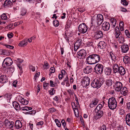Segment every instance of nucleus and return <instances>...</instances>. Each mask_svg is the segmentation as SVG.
<instances>
[{"instance_id":"nucleus-58","label":"nucleus","mask_w":130,"mask_h":130,"mask_svg":"<svg viewBox=\"0 0 130 130\" xmlns=\"http://www.w3.org/2000/svg\"><path fill=\"white\" fill-rule=\"evenodd\" d=\"M71 26V24H70V23H68V22H67V23L66 25L65 26V27L67 28H68L70 27Z\"/></svg>"},{"instance_id":"nucleus-33","label":"nucleus","mask_w":130,"mask_h":130,"mask_svg":"<svg viewBox=\"0 0 130 130\" xmlns=\"http://www.w3.org/2000/svg\"><path fill=\"white\" fill-rule=\"evenodd\" d=\"M104 102H103V105H102V104H99L95 109V111H96V110H97V111L101 110H100L101 109L102 107L103 106V104H104Z\"/></svg>"},{"instance_id":"nucleus-38","label":"nucleus","mask_w":130,"mask_h":130,"mask_svg":"<svg viewBox=\"0 0 130 130\" xmlns=\"http://www.w3.org/2000/svg\"><path fill=\"white\" fill-rule=\"evenodd\" d=\"M119 26L120 30L121 31H123L124 30L123 27V22L122 21H121L119 23Z\"/></svg>"},{"instance_id":"nucleus-32","label":"nucleus","mask_w":130,"mask_h":130,"mask_svg":"<svg viewBox=\"0 0 130 130\" xmlns=\"http://www.w3.org/2000/svg\"><path fill=\"white\" fill-rule=\"evenodd\" d=\"M4 5L5 6L8 5L9 6H11L12 5V2L10 0H6L4 2Z\"/></svg>"},{"instance_id":"nucleus-11","label":"nucleus","mask_w":130,"mask_h":130,"mask_svg":"<svg viewBox=\"0 0 130 130\" xmlns=\"http://www.w3.org/2000/svg\"><path fill=\"white\" fill-rule=\"evenodd\" d=\"M83 42L82 40L81 39H79L77 40L74 44V50L76 51L79 48L81 44Z\"/></svg>"},{"instance_id":"nucleus-7","label":"nucleus","mask_w":130,"mask_h":130,"mask_svg":"<svg viewBox=\"0 0 130 130\" xmlns=\"http://www.w3.org/2000/svg\"><path fill=\"white\" fill-rule=\"evenodd\" d=\"M94 72L98 74H101L103 72V66L100 64H97L94 68Z\"/></svg>"},{"instance_id":"nucleus-21","label":"nucleus","mask_w":130,"mask_h":130,"mask_svg":"<svg viewBox=\"0 0 130 130\" xmlns=\"http://www.w3.org/2000/svg\"><path fill=\"white\" fill-rule=\"evenodd\" d=\"M27 44V40L26 39H25L20 41L18 45L19 46L22 47L26 46Z\"/></svg>"},{"instance_id":"nucleus-10","label":"nucleus","mask_w":130,"mask_h":130,"mask_svg":"<svg viewBox=\"0 0 130 130\" xmlns=\"http://www.w3.org/2000/svg\"><path fill=\"white\" fill-rule=\"evenodd\" d=\"M90 81V80L89 78L87 77H85L83 79L81 83L83 86H87L89 85Z\"/></svg>"},{"instance_id":"nucleus-13","label":"nucleus","mask_w":130,"mask_h":130,"mask_svg":"<svg viewBox=\"0 0 130 130\" xmlns=\"http://www.w3.org/2000/svg\"><path fill=\"white\" fill-rule=\"evenodd\" d=\"M96 20L98 24L101 25L103 21V15L101 14H98L96 18Z\"/></svg>"},{"instance_id":"nucleus-4","label":"nucleus","mask_w":130,"mask_h":130,"mask_svg":"<svg viewBox=\"0 0 130 130\" xmlns=\"http://www.w3.org/2000/svg\"><path fill=\"white\" fill-rule=\"evenodd\" d=\"M13 107L17 110H20L21 109L24 111H27L31 110L32 108L31 107H27L25 105L24 107H22L21 108L20 107L19 103L17 102H15L13 103Z\"/></svg>"},{"instance_id":"nucleus-43","label":"nucleus","mask_w":130,"mask_h":130,"mask_svg":"<svg viewBox=\"0 0 130 130\" xmlns=\"http://www.w3.org/2000/svg\"><path fill=\"white\" fill-rule=\"evenodd\" d=\"M1 17L2 19L4 20L7 19V17L5 14L3 13L1 16Z\"/></svg>"},{"instance_id":"nucleus-18","label":"nucleus","mask_w":130,"mask_h":130,"mask_svg":"<svg viewBox=\"0 0 130 130\" xmlns=\"http://www.w3.org/2000/svg\"><path fill=\"white\" fill-rule=\"evenodd\" d=\"M120 91V93L122 95L125 96L127 93V89L125 87H123Z\"/></svg>"},{"instance_id":"nucleus-54","label":"nucleus","mask_w":130,"mask_h":130,"mask_svg":"<svg viewBox=\"0 0 130 130\" xmlns=\"http://www.w3.org/2000/svg\"><path fill=\"white\" fill-rule=\"evenodd\" d=\"M4 51L3 52V55H7L9 54V52L8 51L4 50Z\"/></svg>"},{"instance_id":"nucleus-35","label":"nucleus","mask_w":130,"mask_h":130,"mask_svg":"<svg viewBox=\"0 0 130 130\" xmlns=\"http://www.w3.org/2000/svg\"><path fill=\"white\" fill-rule=\"evenodd\" d=\"M118 41L120 43H122L125 41L124 38L123 36L119 37L118 38Z\"/></svg>"},{"instance_id":"nucleus-55","label":"nucleus","mask_w":130,"mask_h":130,"mask_svg":"<svg viewBox=\"0 0 130 130\" xmlns=\"http://www.w3.org/2000/svg\"><path fill=\"white\" fill-rule=\"evenodd\" d=\"M68 36V34L67 33H65V35L64 36V38L67 40H68V41L69 40V35Z\"/></svg>"},{"instance_id":"nucleus-47","label":"nucleus","mask_w":130,"mask_h":130,"mask_svg":"<svg viewBox=\"0 0 130 130\" xmlns=\"http://www.w3.org/2000/svg\"><path fill=\"white\" fill-rule=\"evenodd\" d=\"M55 69L54 67H51V68L50 71V75L51 73H54L55 72Z\"/></svg>"},{"instance_id":"nucleus-42","label":"nucleus","mask_w":130,"mask_h":130,"mask_svg":"<svg viewBox=\"0 0 130 130\" xmlns=\"http://www.w3.org/2000/svg\"><path fill=\"white\" fill-rule=\"evenodd\" d=\"M94 42L93 41L88 42L87 43V45L88 46H93Z\"/></svg>"},{"instance_id":"nucleus-46","label":"nucleus","mask_w":130,"mask_h":130,"mask_svg":"<svg viewBox=\"0 0 130 130\" xmlns=\"http://www.w3.org/2000/svg\"><path fill=\"white\" fill-rule=\"evenodd\" d=\"M121 3L124 5L127 6L128 4V3L126 2L125 0H121Z\"/></svg>"},{"instance_id":"nucleus-44","label":"nucleus","mask_w":130,"mask_h":130,"mask_svg":"<svg viewBox=\"0 0 130 130\" xmlns=\"http://www.w3.org/2000/svg\"><path fill=\"white\" fill-rule=\"evenodd\" d=\"M59 96H55L53 98V99L57 103H58L59 102Z\"/></svg>"},{"instance_id":"nucleus-62","label":"nucleus","mask_w":130,"mask_h":130,"mask_svg":"<svg viewBox=\"0 0 130 130\" xmlns=\"http://www.w3.org/2000/svg\"><path fill=\"white\" fill-rule=\"evenodd\" d=\"M43 123V122L42 121H40L38 122L37 125H42Z\"/></svg>"},{"instance_id":"nucleus-6","label":"nucleus","mask_w":130,"mask_h":130,"mask_svg":"<svg viewBox=\"0 0 130 130\" xmlns=\"http://www.w3.org/2000/svg\"><path fill=\"white\" fill-rule=\"evenodd\" d=\"M122 83L119 81L115 79L114 81L113 86L115 88V90L116 91L119 92L121 90L123 87Z\"/></svg>"},{"instance_id":"nucleus-14","label":"nucleus","mask_w":130,"mask_h":130,"mask_svg":"<svg viewBox=\"0 0 130 130\" xmlns=\"http://www.w3.org/2000/svg\"><path fill=\"white\" fill-rule=\"evenodd\" d=\"M103 32L101 31H98L95 32L94 36L96 39L102 38L103 36Z\"/></svg>"},{"instance_id":"nucleus-1","label":"nucleus","mask_w":130,"mask_h":130,"mask_svg":"<svg viewBox=\"0 0 130 130\" xmlns=\"http://www.w3.org/2000/svg\"><path fill=\"white\" fill-rule=\"evenodd\" d=\"M101 56L98 54H92L89 55L87 58V63L93 64L99 62L101 59Z\"/></svg>"},{"instance_id":"nucleus-41","label":"nucleus","mask_w":130,"mask_h":130,"mask_svg":"<svg viewBox=\"0 0 130 130\" xmlns=\"http://www.w3.org/2000/svg\"><path fill=\"white\" fill-rule=\"evenodd\" d=\"M125 35L127 38H130V34L128 30L127 29L126 30H125Z\"/></svg>"},{"instance_id":"nucleus-16","label":"nucleus","mask_w":130,"mask_h":130,"mask_svg":"<svg viewBox=\"0 0 130 130\" xmlns=\"http://www.w3.org/2000/svg\"><path fill=\"white\" fill-rule=\"evenodd\" d=\"M121 51L123 53H126L129 50L128 45L127 44H124L121 46Z\"/></svg>"},{"instance_id":"nucleus-39","label":"nucleus","mask_w":130,"mask_h":130,"mask_svg":"<svg viewBox=\"0 0 130 130\" xmlns=\"http://www.w3.org/2000/svg\"><path fill=\"white\" fill-rule=\"evenodd\" d=\"M53 23L55 27L58 26L59 25V23L57 20H55L53 21Z\"/></svg>"},{"instance_id":"nucleus-22","label":"nucleus","mask_w":130,"mask_h":130,"mask_svg":"<svg viewBox=\"0 0 130 130\" xmlns=\"http://www.w3.org/2000/svg\"><path fill=\"white\" fill-rule=\"evenodd\" d=\"M92 70V68L90 66H87L84 69V72L86 74H88L91 72Z\"/></svg>"},{"instance_id":"nucleus-63","label":"nucleus","mask_w":130,"mask_h":130,"mask_svg":"<svg viewBox=\"0 0 130 130\" xmlns=\"http://www.w3.org/2000/svg\"><path fill=\"white\" fill-rule=\"evenodd\" d=\"M117 130H123V128L121 126L117 127Z\"/></svg>"},{"instance_id":"nucleus-45","label":"nucleus","mask_w":130,"mask_h":130,"mask_svg":"<svg viewBox=\"0 0 130 130\" xmlns=\"http://www.w3.org/2000/svg\"><path fill=\"white\" fill-rule=\"evenodd\" d=\"M125 60V61H126L127 62H128L129 61V57L128 56H125L123 58V61Z\"/></svg>"},{"instance_id":"nucleus-30","label":"nucleus","mask_w":130,"mask_h":130,"mask_svg":"<svg viewBox=\"0 0 130 130\" xmlns=\"http://www.w3.org/2000/svg\"><path fill=\"white\" fill-rule=\"evenodd\" d=\"M110 21L111 22V24L112 27L114 28L115 26L116 23V20L115 19H111Z\"/></svg>"},{"instance_id":"nucleus-49","label":"nucleus","mask_w":130,"mask_h":130,"mask_svg":"<svg viewBox=\"0 0 130 130\" xmlns=\"http://www.w3.org/2000/svg\"><path fill=\"white\" fill-rule=\"evenodd\" d=\"M5 46H6L7 48H9L10 49H13L14 48L13 46L9 45L6 44Z\"/></svg>"},{"instance_id":"nucleus-20","label":"nucleus","mask_w":130,"mask_h":130,"mask_svg":"<svg viewBox=\"0 0 130 130\" xmlns=\"http://www.w3.org/2000/svg\"><path fill=\"white\" fill-rule=\"evenodd\" d=\"M118 70V72L121 75H124L126 71L125 69L122 66H120Z\"/></svg>"},{"instance_id":"nucleus-36","label":"nucleus","mask_w":130,"mask_h":130,"mask_svg":"<svg viewBox=\"0 0 130 130\" xmlns=\"http://www.w3.org/2000/svg\"><path fill=\"white\" fill-rule=\"evenodd\" d=\"M26 13V9L24 8L22 9L21 14L22 16L24 15Z\"/></svg>"},{"instance_id":"nucleus-9","label":"nucleus","mask_w":130,"mask_h":130,"mask_svg":"<svg viewBox=\"0 0 130 130\" xmlns=\"http://www.w3.org/2000/svg\"><path fill=\"white\" fill-rule=\"evenodd\" d=\"M77 57L80 59L84 58L86 55V53L85 50H81L77 52Z\"/></svg>"},{"instance_id":"nucleus-26","label":"nucleus","mask_w":130,"mask_h":130,"mask_svg":"<svg viewBox=\"0 0 130 130\" xmlns=\"http://www.w3.org/2000/svg\"><path fill=\"white\" fill-rule=\"evenodd\" d=\"M98 100L97 99H95L94 100L92 101L91 103L90 104L89 106L91 108H92L95 106L98 102Z\"/></svg>"},{"instance_id":"nucleus-40","label":"nucleus","mask_w":130,"mask_h":130,"mask_svg":"<svg viewBox=\"0 0 130 130\" xmlns=\"http://www.w3.org/2000/svg\"><path fill=\"white\" fill-rule=\"evenodd\" d=\"M55 121L56 123L57 126L59 127H60L61 126V124L60 121L57 119H56Z\"/></svg>"},{"instance_id":"nucleus-56","label":"nucleus","mask_w":130,"mask_h":130,"mask_svg":"<svg viewBox=\"0 0 130 130\" xmlns=\"http://www.w3.org/2000/svg\"><path fill=\"white\" fill-rule=\"evenodd\" d=\"M29 68L30 70H32V71H35V67L32 66H30Z\"/></svg>"},{"instance_id":"nucleus-29","label":"nucleus","mask_w":130,"mask_h":130,"mask_svg":"<svg viewBox=\"0 0 130 130\" xmlns=\"http://www.w3.org/2000/svg\"><path fill=\"white\" fill-rule=\"evenodd\" d=\"M104 114L102 110L97 111L96 115L98 118H100L102 117Z\"/></svg>"},{"instance_id":"nucleus-61","label":"nucleus","mask_w":130,"mask_h":130,"mask_svg":"<svg viewBox=\"0 0 130 130\" xmlns=\"http://www.w3.org/2000/svg\"><path fill=\"white\" fill-rule=\"evenodd\" d=\"M29 114L31 115H34L36 113V111L34 110H32L29 111Z\"/></svg>"},{"instance_id":"nucleus-31","label":"nucleus","mask_w":130,"mask_h":130,"mask_svg":"<svg viewBox=\"0 0 130 130\" xmlns=\"http://www.w3.org/2000/svg\"><path fill=\"white\" fill-rule=\"evenodd\" d=\"M110 55L112 60L115 62L117 60L116 56L112 52H110Z\"/></svg>"},{"instance_id":"nucleus-12","label":"nucleus","mask_w":130,"mask_h":130,"mask_svg":"<svg viewBox=\"0 0 130 130\" xmlns=\"http://www.w3.org/2000/svg\"><path fill=\"white\" fill-rule=\"evenodd\" d=\"M102 28L104 30L107 31L109 29L110 26L109 22H104L102 24Z\"/></svg>"},{"instance_id":"nucleus-64","label":"nucleus","mask_w":130,"mask_h":130,"mask_svg":"<svg viewBox=\"0 0 130 130\" xmlns=\"http://www.w3.org/2000/svg\"><path fill=\"white\" fill-rule=\"evenodd\" d=\"M127 107L128 109H130V102L127 103Z\"/></svg>"},{"instance_id":"nucleus-59","label":"nucleus","mask_w":130,"mask_h":130,"mask_svg":"<svg viewBox=\"0 0 130 130\" xmlns=\"http://www.w3.org/2000/svg\"><path fill=\"white\" fill-rule=\"evenodd\" d=\"M13 35L12 33H10V34H7V36L9 38H11Z\"/></svg>"},{"instance_id":"nucleus-37","label":"nucleus","mask_w":130,"mask_h":130,"mask_svg":"<svg viewBox=\"0 0 130 130\" xmlns=\"http://www.w3.org/2000/svg\"><path fill=\"white\" fill-rule=\"evenodd\" d=\"M55 90L53 88L51 89V90L48 91L49 94L52 95H54L55 93Z\"/></svg>"},{"instance_id":"nucleus-25","label":"nucleus","mask_w":130,"mask_h":130,"mask_svg":"<svg viewBox=\"0 0 130 130\" xmlns=\"http://www.w3.org/2000/svg\"><path fill=\"white\" fill-rule=\"evenodd\" d=\"M106 45L104 41H100L98 45V47L101 49H104L105 48Z\"/></svg>"},{"instance_id":"nucleus-5","label":"nucleus","mask_w":130,"mask_h":130,"mask_svg":"<svg viewBox=\"0 0 130 130\" xmlns=\"http://www.w3.org/2000/svg\"><path fill=\"white\" fill-rule=\"evenodd\" d=\"M88 30V26L85 23H82L80 24L78 28V31L82 34L86 32Z\"/></svg>"},{"instance_id":"nucleus-51","label":"nucleus","mask_w":130,"mask_h":130,"mask_svg":"<svg viewBox=\"0 0 130 130\" xmlns=\"http://www.w3.org/2000/svg\"><path fill=\"white\" fill-rule=\"evenodd\" d=\"M45 67V68L48 69L49 67V65L47 61L45 62L44 65Z\"/></svg>"},{"instance_id":"nucleus-57","label":"nucleus","mask_w":130,"mask_h":130,"mask_svg":"<svg viewBox=\"0 0 130 130\" xmlns=\"http://www.w3.org/2000/svg\"><path fill=\"white\" fill-rule=\"evenodd\" d=\"M62 125L64 127H65L66 125V123L64 120H62L61 121Z\"/></svg>"},{"instance_id":"nucleus-50","label":"nucleus","mask_w":130,"mask_h":130,"mask_svg":"<svg viewBox=\"0 0 130 130\" xmlns=\"http://www.w3.org/2000/svg\"><path fill=\"white\" fill-rule=\"evenodd\" d=\"M119 113L120 115H123L125 113L124 110L122 109H121L119 110Z\"/></svg>"},{"instance_id":"nucleus-28","label":"nucleus","mask_w":130,"mask_h":130,"mask_svg":"<svg viewBox=\"0 0 130 130\" xmlns=\"http://www.w3.org/2000/svg\"><path fill=\"white\" fill-rule=\"evenodd\" d=\"M126 124L130 126V114H127L126 117Z\"/></svg>"},{"instance_id":"nucleus-23","label":"nucleus","mask_w":130,"mask_h":130,"mask_svg":"<svg viewBox=\"0 0 130 130\" xmlns=\"http://www.w3.org/2000/svg\"><path fill=\"white\" fill-rule=\"evenodd\" d=\"M7 82V77L5 75H1L0 77V82L4 83Z\"/></svg>"},{"instance_id":"nucleus-53","label":"nucleus","mask_w":130,"mask_h":130,"mask_svg":"<svg viewBox=\"0 0 130 130\" xmlns=\"http://www.w3.org/2000/svg\"><path fill=\"white\" fill-rule=\"evenodd\" d=\"M50 83L51 87H54L55 86V84L53 82L52 80H51L50 81Z\"/></svg>"},{"instance_id":"nucleus-15","label":"nucleus","mask_w":130,"mask_h":130,"mask_svg":"<svg viewBox=\"0 0 130 130\" xmlns=\"http://www.w3.org/2000/svg\"><path fill=\"white\" fill-rule=\"evenodd\" d=\"M115 79H111L109 78L106 80L105 83L106 85L108 86H111L113 84H114V81L115 80Z\"/></svg>"},{"instance_id":"nucleus-2","label":"nucleus","mask_w":130,"mask_h":130,"mask_svg":"<svg viewBox=\"0 0 130 130\" xmlns=\"http://www.w3.org/2000/svg\"><path fill=\"white\" fill-rule=\"evenodd\" d=\"M99 78H95L92 82L91 86L94 88H99L103 84L104 81Z\"/></svg>"},{"instance_id":"nucleus-52","label":"nucleus","mask_w":130,"mask_h":130,"mask_svg":"<svg viewBox=\"0 0 130 130\" xmlns=\"http://www.w3.org/2000/svg\"><path fill=\"white\" fill-rule=\"evenodd\" d=\"M99 130H106V126L105 125H103L101 127Z\"/></svg>"},{"instance_id":"nucleus-27","label":"nucleus","mask_w":130,"mask_h":130,"mask_svg":"<svg viewBox=\"0 0 130 130\" xmlns=\"http://www.w3.org/2000/svg\"><path fill=\"white\" fill-rule=\"evenodd\" d=\"M5 122L7 123L6 125H7V124L9 125V127L10 129L12 128L14 126V122H10L8 120H6L5 121Z\"/></svg>"},{"instance_id":"nucleus-3","label":"nucleus","mask_w":130,"mask_h":130,"mask_svg":"<svg viewBox=\"0 0 130 130\" xmlns=\"http://www.w3.org/2000/svg\"><path fill=\"white\" fill-rule=\"evenodd\" d=\"M108 104L110 109H115L117 106V102L115 98L112 97L109 98L108 100Z\"/></svg>"},{"instance_id":"nucleus-19","label":"nucleus","mask_w":130,"mask_h":130,"mask_svg":"<svg viewBox=\"0 0 130 130\" xmlns=\"http://www.w3.org/2000/svg\"><path fill=\"white\" fill-rule=\"evenodd\" d=\"M22 126V124L21 122L19 120H16L14 125L15 128L19 129L21 128Z\"/></svg>"},{"instance_id":"nucleus-34","label":"nucleus","mask_w":130,"mask_h":130,"mask_svg":"<svg viewBox=\"0 0 130 130\" xmlns=\"http://www.w3.org/2000/svg\"><path fill=\"white\" fill-rule=\"evenodd\" d=\"M111 70L110 68H107L105 70V73L107 75H110L111 74Z\"/></svg>"},{"instance_id":"nucleus-48","label":"nucleus","mask_w":130,"mask_h":130,"mask_svg":"<svg viewBox=\"0 0 130 130\" xmlns=\"http://www.w3.org/2000/svg\"><path fill=\"white\" fill-rule=\"evenodd\" d=\"M56 110V109L54 108H52L48 109V111L50 113H52L55 111Z\"/></svg>"},{"instance_id":"nucleus-8","label":"nucleus","mask_w":130,"mask_h":130,"mask_svg":"<svg viewBox=\"0 0 130 130\" xmlns=\"http://www.w3.org/2000/svg\"><path fill=\"white\" fill-rule=\"evenodd\" d=\"M12 63L13 61L10 58L7 57L4 60L2 63V66L3 67L5 68L6 66H11Z\"/></svg>"},{"instance_id":"nucleus-24","label":"nucleus","mask_w":130,"mask_h":130,"mask_svg":"<svg viewBox=\"0 0 130 130\" xmlns=\"http://www.w3.org/2000/svg\"><path fill=\"white\" fill-rule=\"evenodd\" d=\"M119 68L118 64L115 63L113 64V66H112V68L113 72L115 73H116L118 72L119 71Z\"/></svg>"},{"instance_id":"nucleus-60","label":"nucleus","mask_w":130,"mask_h":130,"mask_svg":"<svg viewBox=\"0 0 130 130\" xmlns=\"http://www.w3.org/2000/svg\"><path fill=\"white\" fill-rule=\"evenodd\" d=\"M18 83V82L17 80H15L14 82H13V86L15 87H16L17 86L16 85Z\"/></svg>"},{"instance_id":"nucleus-17","label":"nucleus","mask_w":130,"mask_h":130,"mask_svg":"<svg viewBox=\"0 0 130 130\" xmlns=\"http://www.w3.org/2000/svg\"><path fill=\"white\" fill-rule=\"evenodd\" d=\"M121 32L119 27H116L115 29V35L116 39H118V38Z\"/></svg>"}]
</instances>
